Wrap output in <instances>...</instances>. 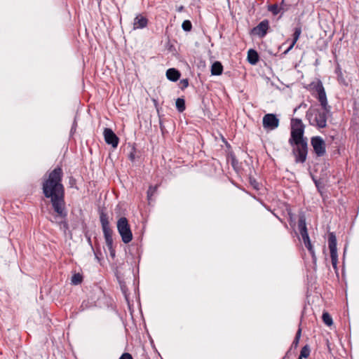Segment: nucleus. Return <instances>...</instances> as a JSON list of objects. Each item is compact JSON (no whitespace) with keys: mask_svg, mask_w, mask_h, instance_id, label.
<instances>
[{"mask_svg":"<svg viewBox=\"0 0 359 359\" xmlns=\"http://www.w3.org/2000/svg\"><path fill=\"white\" fill-rule=\"evenodd\" d=\"M222 65L219 62H215L212 65L211 73L212 75H220L222 73Z\"/></svg>","mask_w":359,"mask_h":359,"instance_id":"dca6fc26","label":"nucleus"},{"mask_svg":"<svg viewBox=\"0 0 359 359\" xmlns=\"http://www.w3.org/2000/svg\"><path fill=\"white\" fill-rule=\"evenodd\" d=\"M176 107L180 112H182L185 109V102L182 98H177L176 100Z\"/></svg>","mask_w":359,"mask_h":359,"instance_id":"6ab92c4d","label":"nucleus"},{"mask_svg":"<svg viewBox=\"0 0 359 359\" xmlns=\"http://www.w3.org/2000/svg\"><path fill=\"white\" fill-rule=\"evenodd\" d=\"M166 76L169 80L172 81H176L179 79L180 74L179 71L176 70L175 69L170 68L167 70Z\"/></svg>","mask_w":359,"mask_h":359,"instance_id":"ddd939ff","label":"nucleus"},{"mask_svg":"<svg viewBox=\"0 0 359 359\" xmlns=\"http://www.w3.org/2000/svg\"><path fill=\"white\" fill-rule=\"evenodd\" d=\"M100 219L102 224V228L109 226L108 216L106 213L102 212L100 215Z\"/></svg>","mask_w":359,"mask_h":359,"instance_id":"a211bd4d","label":"nucleus"},{"mask_svg":"<svg viewBox=\"0 0 359 359\" xmlns=\"http://www.w3.org/2000/svg\"><path fill=\"white\" fill-rule=\"evenodd\" d=\"M269 29V21L264 20L262 21L257 27L253 28L252 33L258 35L260 37H263L266 34Z\"/></svg>","mask_w":359,"mask_h":359,"instance_id":"9b49d317","label":"nucleus"},{"mask_svg":"<svg viewBox=\"0 0 359 359\" xmlns=\"http://www.w3.org/2000/svg\"><path fill=\"white\" fill-rule=\"evenodd\" d=\"M248 60L251 65H255L259 60V55L256 50L250 49L248 52Z\"/></svg>","mask_w":359,"mask_h":359,"instance_id":"2eb2a0df","label":"nucleus"},{"mask_svg":"<svg viewBox=\"0 0 359 359\" xmlns=\"http://www.w3.org/2000/svg\"><path fill=\"white\" fill-rule=\"evenodd\" d=\"M304 125L301 119L292 118L291 121V139L290 142L295 144L293 152L297 163H304L307 154V142L303 137Z\"/></svg>","mask_w":359,"mask_h":359,"instance_id":"f03ea898","label":"nucleus"},{"mask_svg":"<svg viewBox=\"0 0 359 359\" xmlns=\"http://www.w3.org/2000/svg\"><path fill=\"white\" fill-rule=\"evenodd\" d=\"M302 33L301 27H296L293 34V41L290 44V47L285 51V54L287 53L294 46L297 40L299 39Z\"/></svg>","mask_w":359,"mask_h":359,"instance_id":"4468645a","label":"nucleus"},{"mask_svg":"<svg viewBox=\"0 0 359 359\" xmlns=\"http://www.w3.org/2000/svg\"><path fill=\"white\" fill-rule=\"evenodd\" d=\"M182 27L184 31L189 32L192 28L191 22L189 20H184L182 22Z\"/></svg>","mask_w":359,"mask_h":359,"instance_id":"5701e85b","label":"nucleus"},{"mask_svg":"<svg viewBox=\"0 0 359 359\" xmlns=\"http://www.w3.org/2000/svg\"><path fill=\"white\" fill-rule=\"evenodd\" d=\"M82 281V276L79 273H76L72 277V283L74 285H78Z\"/></svg>","mask_w":359,"mask_h":359,"instance_id":"4be33fe9","label":"nucleus"},{"mask_svg":"<svg viewBox=\"0 0 359 359\" xmlns=\"http://www.w3.org/2000/svg\"><path fill=\"white\" fill-rule=\"evenodd\" d=\"M263 127L265 129L274 130L278 128L279 125V120L273 114H267L263 117L262 120Z\"/></svg>","mask_w":359,"mask_h":359,"instance_id":"1a4fd4ad","label":"nucleus"},{"mask_svg":"<svg viewBox=\"0 0 359 359\" xmlns=\"http://www.w3.org/2000/svg\"><path fill=\"white\" fill-rule=\"evenodd\" d=\"M111 254L112 256H114V252L113 250H111Z\"/></svg>","mask_w":359,"mask_h":359,"instance_id":"7c9ffc66","label":"nucleus"},{"mask_svg":"<svg viewBox=\"0 0 359 359\" xmlns=\"http://www.w3.org/2000/svg\"><path fill=\"white\" fill-rule=\"evenodd\" d=\"M311 145L318 156H322L325 154V142L322 137L319 136L312 137Z\"/></svg>","mask_w":359,"mask_h":359,"instance_id":"6e6552de","label":"nucleus"},{"mask_svg":"<svg viewBox=\"0 0 359 359\" xmlns=\"http://www.w3.org/2000/svg\"><path fill=\"white\" fill-rule=\"evenodd\" d=\"M103 135L107 144L111 145L113 148L118 147L119 139L111 129L104 128Z\"/></svg>","mask_w":359,"mask_h":359,"instance_id":"9d476101","label":"nucleus"},{"mask_svg":"<svg viewBox=\"0 0 359 359\" xmlns=\"http://www.w3.org/2000/svg\"><path fill=\"white\" fill-rule=\"evenodd\" d=\"M330 111L323 109L321 110L316 107H311L306 111V117L311 126L319 129L324 128L327 126V114Z\"/></svg>","mask_w":359,"mask_h":359,"instance_id":"7ed1b4c3","label":"nucleus"},{"mask_svg":"<svg viewBox=\"0 0 359 359\" xmlns=\"http://www.w3.org/2000/svg\"><path fill=\"white\" fill-rule=\"evenodd\" d=\"M105 241L107 247L109 250H112L113 239L112 237H105Z\"/></svg>","mask_w":359,"mask_h":359,"instance_id":"a878e982","label":"nucleus"},{"mask_svg":"<svg viewBox=\"0 0 359 359\" xmlns=\"http://www.w3.org/2000/svg\"><path fill=\"white\" fill-rule=\"evenodd\" d=\"M298 228H299L300 234L302 236L303 242L305 245V247L308 249V250L309 251V252L311 253V255L312 256L313 259L315 261L316 259L315 251H314L313 245L311 243V241H310V238H309V234L307 232L306 220L304 217H299V221H298Z\"/></svg>","mask_w":359,"mask_h":359,"instance_id":"20e7f679","label":"nucleus"},{"mask_svg":"<svg viewBox=\"0 0 359 359\" xmlns=\"http://www.w3.org/2000/svg\"><path fill=\"white\" fill-rule=\"evenodd\" d=\"M299 359H302V358H301V357H299Z\"/></svg>","mask_w":359,"mask_h":359,"instance_id":"2f4dec72","label":"nucleus"},{"mask_svg":"<svg viewBox=\"0 0 359 359\" xmlns=\"http://www.w3.org/2000/svg\"><path fill=\"white\" fill-rule=\"evenodd\" d=\"M63 172L60 167L55 168L44 177L42 189L44 196L50 198V202L57 216L65 217V190L62 184Z\"/></svg>","mask_w":359,"mask_h":359,"instance_id":"f257e3e1","label":"nucleus"},{"mask_svg":"<svg viewBox=\"0 0 359 359\" xmlns=\"http://www.w3.org/2000/svg\"><path fill=\"white\" fill-rule=\"evenodd\" d=\"M301 332H302V330H301V328H299V329L297 330V334H296L295 338L300 339V337H301Z\"/></svg>","mask_w":359,"mask_h":359,"instance_id":"c85d7f7f","label":"nucleus"},{"mask_svg":"<svg viewBox=\"0 0 359 359\" xmlns=\"http://www.w3.org/2000/svg\"><path fill=\"white\" fill-rule=\"evenodd\" d=\"M119 359H133L132 355L128 353H123Z\"/></svg>","mask_w":359,"mask_h":359,"instance_id":"bb28decb","label":"nucleus"},{"mask_svg":"<svg viewBox=\"0 0 359 359\" xmlns=\"http://www.w3.org/2000/svg\"><path fill=\"white\" fill-rule=\"evenodd\" d=\"M299 339L294 338V341H293V344H294V346H297V344H298V343H299Z\"/></svg>","mask_w":359,"mask_h":359,"instance_id":"c756f323","label":"nucleus"},{"mask_svg":"<svg viewBox=\"0 0 359 359\" xmlns=\"http://www.w3.org/2000/svg\"><path fill=\"white\" fill-rule=\"evenodd\" d=\"M310 348L308 345H306L304 346L302 350H301V352H300V355L299 357L301 358H306L309 356L310 355Z\"/></svg>","mask_w":359,"mask_h":359,"instance_id":"412c9836","label":"nucleus"},{"mask_svg":"<svg viewBox=\"0 0 359 359\" xmlns=\"http://www.w3.org/2000/svg\"><path fill=\"white\" fill-rule=\"evenodd\" d=\"M180 83L182 85V88H187L189 85L188 80L187 79H183L180 81Z\"/></svg>","mask_w":359,"mask_h":359,"instance_id":"cd10ccee","label":"nucleus"},{"mask_svg":"<svg viewBox=\"0 0 359 359\" xmlns=\"http://www.w3.org/2000/svg\"><path fill=\"white\" fill-rule=\"evenodd\" d=\"M117 229L121 236L122 241L125 243H130L133 239V233L126 217H121L117 221Z\"/></svg>","mask_w":359,"mask_h":359,"instance_id":"39448f33","label":"nucleus"},{"mask_svg":"<svg viewBox=\"0 0 359 359\" xmlns=\"http://www.w3.org/2000/svg\"><path fill=\"white\" fill-rule=\"evenodd\" d=\"M269 11L272 12L273 15H277L280 11L283 13L285 8H283V5L278 7L276 4H273L269 6Z\"/></svg>","mask_w":359,"mask_h":359,"instance_id":"f3484780","label":"nucleus"},{"mask_svg":"<svg viewBox=\"0 0 359 359\" xmlns=\"http://www.w3.org/2000/svg\"><path fill=\"white\" fill-rule=\"evenodd\" d=\"M102 231L104 233V238L105 237H112V230L110 226L102 228Z\"/></svg>","mask_w":359,"mask_h":359,"instance_id":"393cba45","label":"nucleus"},{"mask_svg":"<svg viewBox=\"0 0 359 359\" xmlns=\"http://www.w3.org/2000/svg\"><path fill=\"white\" fill-rule=\"evenodd\" d=\"M328 245L330 250L332 264L333 267L336 268L338 262V255L337 250V238L334 233L329 234Z\"/></svg>","mask_w":359,"mask_h":359,"instance_id":"0eeeda50","label":"nucleus"},{"mask_svg":"<svg viewBox=\"0 0 359 359\" xmlns=\"http://www.w3.org/2000/svg\"><path fill=\"white\" fill-rule=\"evenodd\" d=\"M315 89L317 93L316 97L320 102L322 109L326 111H330V107L327 103L325 88L320 81L316 85Z\"/></svg>","mask_w":359,"mask_h":359,"instance_id":"423d86ee","label":"nucleus"},{"mask_svg":"<svg viewBox=\"0 0 359 359\" xmlns=\"http://www.w3.org/2000/svg\"><path fill=\"white\" fill-rule=\"evenodd\" d=\"M158 186L152 187L150 186L148 191H147V198L149 200L151 199V196L155 194V192L157 190Z\"/></svg>","mask_w":359,"mask_h":359,"instance_id":"b1692460","label":"nucleus"},{"mask_svg":"<svg viewBox=\"0 0 359 359\" xmlns=\"http://www.w3.org/2000/svg\"><path fill=\"white\" fill-rule=\"evenodd\" d=\"M322 318L325 325H327L328 326H330L332 325V323H333L332 318L328 313H327V312L323 313Z\"/></svg>","mask_w":359,"mask_h":359,"instance_id":"aec40b11","label":"nucleus"},{"mask_svg":"<svg viewBox=\"0 0 359 359\" xmlns=\"http://www.w3.org/2000/svg\"><path fill=\"white\" fill-rule=\"evenodd\" d=\"M147 22L148 20L144 16L141 14L137 15L134 19L133 29H136L144 28L147 25Z\"/></svg>","mask_w":359,"mask_h":359,"instance_id":"f8f14e48","label":"nucleus"}]
</instances>
